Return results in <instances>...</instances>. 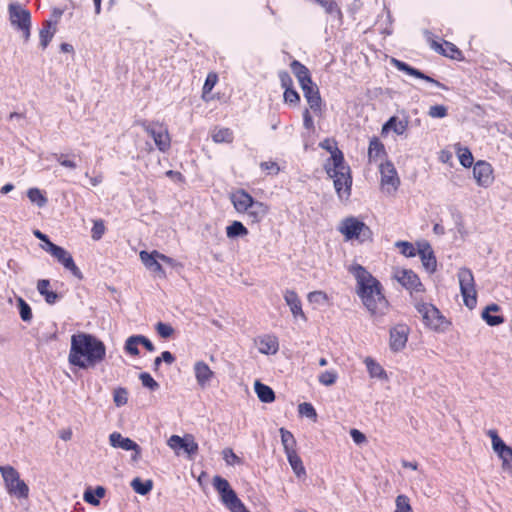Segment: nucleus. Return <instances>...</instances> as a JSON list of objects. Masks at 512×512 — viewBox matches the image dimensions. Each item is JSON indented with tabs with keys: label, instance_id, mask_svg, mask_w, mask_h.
Masks as SVG:
<instances>
[{
	"label": "nucleus",
	"instance_id": "3",
	"mask_svg": "<svg viewBox=\"0 0 512 512\" xmlns=\"http://www.w3.org/2000/svg\"><path fill=\"white\" fill-rule=\"evenodd\" d=\"M320 146L330 152L331 156L324 163V170L333 179L335 191L340 199L347 200L351 195L352 176L350 167L345 163L341 150L326 139Z\"/></svg>",
	"mask_w": 512,
	"mask_h": 512
},
{
	"label": "nucleus",
	"instance_id": "55",
	"mask_svg": "<svg viewBox=\"0 0 512 512\" xmlns=\"http://www.w3.org/2000/svg\"><path fill=\"white\" fill-rule=\"evenodd\" d=\"M52 157L63 167L74 170L77 168V164L74 160L68 159L65 154L53 153Z\"/></svg>",
	"mask_w": 512,
	"mask_h": 512
},
{
	"label": "nucleus",
	"instance_id": "4",
	"mask_svg": "<svg viewBox=\"0 0 512 512\" xmlns=\"http://www.w3.org/2000/svg\"><path fill=\"white\" fill-rule=\"evenodd\" d=\"M338 231L346 241L357 240L360 243L372 240V231L363 221L354 216L341 220Z\"/></svg>",
	"mask_w": 512,
	"mask_h": 512
},
{
	"label": "nucleus",
	"instance_id": "1",
	"mask_svg": "<svg viewBox=\"0 0 512 512\" xmlns=\"http://www.w3.org/2000/svg\"><path fill=\"white\" fill-rule=\"evenodd\" d=\"M349 272L357 282V295L370 315L379 319L389 310V302L382 293L381 283L363 266L354 264L349 267Z\"/></svg>",
	"mask_w": 512,
	"mask_h": 512
},
{
	"label": "nucleus",
	"instance_id": "62",
	"mask_svg": "<svg viewBox=\"0 0 512 512\" xmlns=\"http://www.w3.org/2000/svg\"><path fill=\"white\" fill-rule=\"evenodd\" d=\"M301 88L306 100L308 99V96H314V94L319 93L318 87L313 82H311V84L301 85Z\"/></svg>",
	"mask_w": 512,
	"mask_h": 512
},
{
	"label": "nucleus",
	"instance_id": "39",
	"mask_svg": "<svg viewBox=\"0 0 512 512\" xmlns=\"http://www.w3.org/2000/svg\"><path fill=\"white\" fill-rule=\"evenodd\" d=\"M105 489L102 486L96 487L95 491H91L90 489L86 490L83 495V499L94 506L99 505V498L104 497Z\"/></svg>",
	"mask_w": 512,
	"mask_h": 512
},
{
	"label": "nucleus",
	"instance_id": "8",
	"mask_svg": "<svg viewBox=\"0 0 512 512\" xmlns=\"http://www.w3.org/2000/svg\"><path fill=\"white\" fill-rule=\"evenodd\" d=\"M486 434L491 440L493 452L501 461V470L512 476V447L502 440L496 429H489Z\"/></svg>",
	"mask_w": 512,
	"mask_h": 512
},
{
	"label": "nucleus",
	"instance_id": "41",
	"mask_svg": "<svg viewBox=\"0 0 512 512\" xmlns=\"http://www.w3.org/2000/svg\"><path fill=\"white\" fill-rule=\"evenodd\" d=\"M233 138V132L229 128L217 129L212 134L215 143H231Z\"/></svg>",
	"mask_w": 512,
	"mask_h": 512
},
{
	"label": "nucleus",
	"instance_id": "14",
	"mask_svg": "<svg viewBox=\"0 0 512 512\" xmlns=\"http://www.w3.org/2000/svg\"><path fill=\"white\" fill-rule=\"evenodd\" d=\"M379 170L382 190L389 195L394 194L400 185V178L394 165L387 161L380 165Z\"/></svg>",
	"mask_w": 512,
	"mask_h": 512
},
{
	"label": "nucleus",
	"instance_id": "17",
	"mask_svg": "<svg viewBox=\"0 0 512 512\" xmlns=\"http://www.w3.org/2000/svg\"><path fill=\"white\" fill-rule=\"evenodd\" d=\"M409 328L404 324H398L390 329L389 345L393 352L403 350L407 344Z\"/></svg>",
	"mask_w": 512,
	"mask_h": 512
},
{
	"label": "nucleus",
	"instance_id": "51",
	"mask_svg": "<svg viewBox=\"0 0 512 512\" xmlns=\"http://www.w3.org/2000/svg\"><path fill=\"white\" fill-rule=\"evenodd\" d=\"M223 459L229 466L241 465L242 460L238 457L231 448H225L222 451Z\"/></svg>",
	"mask_w": 512,
	"mask_h": 512
},
{
	"label": "nucleus",
	"instance_id": "11",
	"mask_svg": "<svg viewBox=\"0 0 512 512\" xmlns=\"http://www.w3.org/2000/svg\"><path fill=\"white\" fill-rule=\"evenodd\" d=\"M457 276L464 304L473 309L477 304V292L472 271L463 267L459 269Z\"/></svg>",
	"mask_w": 512,
	"mask_h": 512
},
{
	"label": "nucleus",
	"instance_id": "60",
	"mask_svg": "<svg viewBox=\"0 0 512 512\" xmlns=\"http://www.w3.org/2000/svg\"><path fill=\"white\" fill-rule=\"evenodd\" d=\"M284 101L288 104L296 105L300 101V96L297 91L291 87L284 91Z\"/></svg>",
	"mask_w": 512,
	"mask_h": 512
},
{
	"label": "nucleus",
	"instance_id": "63",
	"mask_svg": "<svg viewBox=\"0 0 512 512\" xmlns=\"http://www.w3.org/2000/svg\"><path fill=\"white\" fill-rule=\"evenodd\" d=\"M350 436L356 444H363L367 441L366 436L358 429H351Z\"/></svg>",
	"mask_w": 512,
	"mask_h": 512
},
{
	"label": "nucleus",
	"instance_id": "31",
	"mask_svg": "<svg viewBox=\"0 0 512 512\" xmlns=\"http://www.w3.org/2000/svg\"><path fill=\"white\" fill-rule=\"evenodd\" d=\"M386 155L383 143L376 137L370 140L368 148L369 161H378Z\"/></svg>",
	"mask_w": 512,
	"mask_h": 512
},
{
	"label": "nucleus",
	"instance_id": "16",
	"mask_svg": "<svg viewBox=\"0 0 512 512\" xmlns=\"http://www.w3.org/2000/svg\"><path fill=\"white\" fill-rule=\"evenodd\" d=\"M473 177L478 186L487 188L493 181V168L486 161H477L473 167Z\"/></svg>",
	"mask_w": 512,
	"mask_h": 512
},
{
	"label": "nucleus",
	"instance_id": "43",
	"mask_svg": "<svg viewBox=\"0 0 512 512\" xmlns=\"http://www.w3.org/2000/svg\"><path fill=\"white\" fill-rule=\"evenodd\" d=\"M54 32H55V28H52L51 22L47 21L45 27H43L40 30V34H39L40 44L43 48H46L48 46L49 42L51 41V39L54 35Z\"/></svg>",
	"mask_w": 512,
	"mask_h": 512
},
{
	"label": "nucleus",
	"instance_id": "46",
	"mask_svg": "<svg viewBox=\"0 0 512 512\" xmlns=\"http://www.w3.org/2000/svg\"><path fill=\"white\" fill-rule=\"evenodd\" d=\"M457 153L462 166L469 168L473 164V155L468 148L458 147Z\"/></svg>",
	"mask_w": 512,
	"mask_h": 512
},
{
	"label": "nucleus",
	"instance_id": "32",
	"mask_svg": "<svg viewBox=\"0 0 512 512\" xmlns=\"http://www.w3.org/2000/svg\"><path fill=\"white\" fill-rule=\"evenodd\" d=\"M255 393L259 400L263 403H271L275 400L274 391L268 386L260 381H256L254 384Z\"/></svg>",
	"mask_w": 512,
	"mask_h": 512
},
{
	"label": "nucleus",
	"instance_id": "15",
	"mask_svg": "<svg viewBox=\"0 0 512 512\" xmlns=\"http://www.w3.org/2000/svg\"><path fill=\"white\" fill-rule=\"evenodd\" d=\"M109 443L113 448H121L125 451H133V461H138L141 457L140 446L130 438L122 436L119 432H113L109 435Z\"/></svg>",
	"mask_w": 512,
	"mask_h": 512
},
{
	"label": "nucleus",
	"instance_id": "57",
	"mask_svg": "<svg viewBox=\"0 0 512 512\" xmlns=\"http://www.w3.org/2000/svg\"><path fill=\"white\" fill-rule=\"evenodd\" d=\"M307 102L314 113H321L322 99L320 93L314 94V96H308Z\"/></svg>",
	"mask_w": 512,
	"mask_h": 512
},
{
	"label": "nucleus",
	"instance_id": "48",
	"mask_svg": "<svg viewBox=\"0 0 512 512\" xmlns=\"http://www.w3.org/2000/svg\"><path fill=\"white\" fill-rule=\"evenodd\" d=\"M113 401L117 407L124 406L128 402V391L123 387L116 388L113 393Z\"/></svg>",
	"mask_w": 512,
	"mask_h": 512
},
{
	"label": "nucleus",
	"instance_id": "64",
	"mask_svg": "<svg viewBox=\"0 0 512 512\" xmlns=\"http://www.w3.org/2000/svg\"><path fill=\"white\" fill-rule=\"evenodd\" d=\"M279 77H280L281 85L285 90L288 88H291L292 79L287 72H280Z\"/></svg>",
	"mask_w": 512,
	"mask_h": 512
},
{
	"label": "nucleus",
	"instance_id": "50",
	"mask_svg": "<svg viewBox=\"0 0 512 512\" xmlns=\"http://www.w3.org/2000/svg\"><path fill=\"white\" fill-rule=\"evenodd\" d=\"M338 375L336 371H324L318 376V381L324 386H331L337 381Z\"/></svg>",
	"mask_w": 512,
	"mask_h": 512
},
{
	"label": "nucleus",
	"instance_id": "13",
	"mask_svg": "<svg viewBox=\"0 0 512 512\" xmlns=\"http://www.w3.org/2000/svg\"><path fill=\"white\" fill-rule=\"evenodd\" d=\"M167 445L174 453L179 456L183 451L188 456H193L198 452V443L192 434H185L183 437L179 435H172L167 440Z\"/></svg>",
	"mask_w": 512,
	"mask_h": 512
},
{
	"label": "nucleus",
	"instance_id": "49",
	"mask_svg": "<svg viewBox=\"0 0 512 512\" xmlns=\"http://www.w3.org/2000/svg\"><path fill=\"white\" fill-rule=\"evenodd\" d=\"M17 302H18L19 313H20L21 319L25 322L31 321L32 310H31L30 306L22 298H18Z\"/></svg>",
	"mask_w": 512,
	"mask_h": 512
},
{
	"label": "nucleus",
	"instance_id": "58",
	"mask_svg": "<svg viewBox=\"0 0 512 512\" xmlns=\"http://www.w3.org/2000/svg\"><path fill=\"white\" fill-rule=\"evenodd\" d=\"M157 333L163 338H169L173 335L174 329L170 324L158 322L156 325Z\"/></svg>",
	"mask_w": 512,
	"mask_h": 512
},
{
	"label": "nucleus",
	"instance_id": "7",
	"mask_svg": "<svg viewBox=\"0 0 512 512\" xmlns=\"http://www.w3.org/2000/svg\"><path fill=\"white\" fill-rule=\"evenodd\" d=\"M7 492L17 499H27L29 496L28 485L20 478L19 472L12 466H0Z\"/></svg>",
	"mask_w": 512,
	"mask_h": 512
},
{
	"label": "nucleus",
	"instance_id": "29",
	"mask_svg": "<svg viewBox=\"0 0 512 512\" xmlns=\"http://www.w3.org/2000/svg\"><path fill=\"white\" fill-rule=\"evenodd\" d=\"M408 127V122L406 120H399L397 117H391L383 126L381 133L384 135L389 130H393L397 135H402L405 133Z\"/></svg>",
	"mask_w": 512,
	"mask_h": 512
},
{
	"label": "nucleus",
	"instance_id": "21",
	"mask_svg": "<svg viewBox=\"0 0 512 512\" xmlns=\"http://www.w3.org/2000/svg\"><path fill=\"white\" fill-rule=\"evenodd\" d=\"M392 63L394 64V66L400 70V71H403L405 73H407L408 75L410 76H413V77H416V78H419V79H422V80H425L429 83H432L434 84L435 86L441 88V89H444V90H447V87L440 83L439 81L431 78L430 76H427L425 75L424 73H422L420 70L416 69V68H413L411 66H409L408 64H406L405 62H402L400 60H397V59H392Z\"/></svg>",
	"mask_w": 512,
	"mask_h": 512
},
{
	"label": "nucleus",
	"instance_id": "59",
	"mask_svg": "<svg viewBox=\"0 0 512 512\" xmlns=\"http://www.w3.org/2000/svg\"><path fill=\"white\" fill-rule=\"evenodd\" d=\"M428 115L432 118H444L447 116V108L444 105H434L429 108Z\"/></svg>",
	"mask_w": 512,
	"mask_h": 512
},
{
	"label": "nucleus",
	"instance_id": "38",
	"mask_svg": "<svg viewBox=\"0 0 512 512\" xmlns=\"http://www.w3.org/2000/svg\"><path fill=\"white\" fill-rule=\"evenodd\" d=\"M131 487L136 493L146 495L152 490L153 481L150 479L142 481L140 478H134L131 482Z\"/></svg>",
	"mask_w": 512,
	"mask_h": 512
},
{
	"label": "nucleus",
	"instance_id": "6",
	"mask_svg": "<svg viewBox=\"0 0 512 512\" xmlns=\"http://www.w3.org/2000/svg\"><path fill=\"white\" fill-rule=\"evenodd\" d=\"M415 308L421 315L424 325L435 332H445L451 325V322L430 303H417Z\"/></svg>",
	"mask_w": 512,
	"mask_h": 512
},
{
	"label": "nucleus",
	"instance_id": "52",
	"mask_svg": "<svg viewBox=\"0 0 512 512\" xmlns=\"http://www.w3.org/2000/svg\"><path fill=\"white\" fill-rule=\"evenodd\" d=\"M105 225L103 220L98 219L93 222V227L91 229V237L93 240L98 241L100 240L104 233H105Z\"/></svg>",
	"mask_w": 512,
	"mask_h": 512
},
{
	"label": "nucleus",
	"instance_id": "20",
	"mask_svg": "<svg viewBox=\"0 0 512 512\" xmlns=\"http://www.w3.org/2000/svg\"><path fill=\"white\" fill-rule=\"evenodd\" d=\"M417 254L420 256L424 269L429 273H434L437 268V261L431 245L424 241L417 244Z\"/></svg>",
	"mask_w": 512,
	"mask_h": 512
},
{
	"label": "nucleus",
	"instance_id": "28",
	"mask_svg": "<svg viewBox=\"0 0 512 512\" xmlns=\"http://www.w3.org/2000/svg\"><path fill=\"white\" fill-rule=\"evenodd\" d=\"M364 364L371 378H377L384 381L388 380V375L384 368L372 357H366L364 359Z\"/></svg>",
	"mask_w": 512,
	"mask_h": 512
},
{
	"label": "nucleus",
	"instance_id": "54",
	"mask_svg": "<svg viewBox=\"0 0 512 512\" xmlns=\"http://www.w3.org/2000/svg\"><path fill=\"white\" fill-rule=\"evenodd\" d=\"M140 341L137 340V335L130 336L125 342V351L133 356L139 355L138 345Z\"/></svg>",
	"mask_w": 512,
	"mask_h": 512
},
{
	"label": "nucleus",
	"instance_id": "18",
	"mask_svg": "<svg viewBox=\"0 0 512 512\" xmlns=\"http://www.w3.org/2000/svg\"><path fill=\"white\" fill-rule=\"evenodd\" d=\"M283 298L289 307L291 314L295 320L306 321L307 317L302 309V303L298 294L292 289H286L283 292Z\"/></svg>",
	"mask_w": 512,
	"mask_h": 512
},
{
	"label": "nucleus",
	"instance_id": "44",
	"mask_svg": "<svg viewBox=\"0 0 512 512\" xmlns=\"http://www.w3.org/2000/svg\"><path fill=\"white\" fill-rule=\"evenodd\" d=\"M217 82H218V75L214 72H210L207 75L205 83L203 85L202 99L204 101H209L207 94H209L212 91V89L215 87Z\"/></svg>",
	"mask_w": 512,
	"mask_h": 512
},
{
	"label": "nucleus",
	"instance_id": "61",
	"mask_svg": "<svg viewBox=\"0 0 512 512\" xmlns=\"http://www.w3.org/2000/svg\"><path fill=\"white\" fill-rule=\"evenodd\" d=\"M327 13H333L338 11L337 4L334 0H315Z\"/></svg>",
	"mask_w": 512,
	"mask_h": 512
},
{
	"label": "nucleus",
	"instance_id": "2",
	"mask_svg": "<svg viewBox=\"0 0 512 512\" xmlns=\"http://www.w3.org/2000/svg\"><path fill=\"white\" fill-rule=\"evenodd\" d=\"M106 356L105 344L92 334L78 332L71 336L68 362L80 369H90L100 364Z\"/></svg>",
	"mask_w": 512,
	"mask_h": 512
},
{
	"label": "nucleus",
	"instance_id": "33",
	"mask_svg": "<svg viewBox=\"0 0 512 512\" xmlns=\"http://www.w3.org/2000/svg\"><path fill=\"white\" fill-rule=\"evenodd\" d=\"M281 435V442L285 451V454H291L292 452L297 451L296 450V439L294 435L285 428H280L279 430Z\"/></svg>",
	"mask_w": 512,
	"mask_h": 512
},
{
	"label": "nucleus",
	"instance_id": "53",
	"mask_svg": "<svg viewBox=\"0 0 512 512\" xmlns=\"http://www.w3.org/2000/svg\"><path fill=\"white\" fill-rule=\"evenodd\" d=\"M396 246L405 257H414L418 253L414 245L407 241H398Z\"/></svg>",
	"mask_w": 512,
	"mask_h": 512
},
{
	"label": "nucleus",
	"instance_id": "27",
	"mask_svg": "<svg viewBox=\"0 0 512 512\" xmlns=\"http://www.w3.org/2000/svg\"><path fill=\"white\" fill-rule=\"evenodd\" d=\"M431 48L451 59H459L461 56V51L456 47V45L447 41H443L442 43L432 41Z\"/></svg>",
	"mask_w": 512,
	"mask_h": 512
},
{
	"label": "nucleus",
	"instance_id": "42",
	"mask_svg": "<svg viewBox=\"0 0 512 512\" xmlns=\"http://www.w3.org/2000/svg\"><path fill=\"white\" fill-rule=\"evenodd\" d=\"M307 300L310 304L323 306L329 303V296L324 291H312L308 293Z\"/></svg>",
	"mask_w": 512,
	"mask_h": 512
},
{
	"label": "nucleus",
	"instance_id": "40",
	"mask_svg": "<svg viewBox=\"0 0 512 512\" xmlns=\"http://www.w3.org/2000/svg\"><path fill=\"white\" fill-rule=\"evenodd\" d=\"M27 197L29 200L36 204L39 208L46 206L48 199L38 188H30L27 191Z\"/></svg>",
	"mask_w": 512,
	"mask_h": 512
},
{
	"label": "nucleus",
	"instance_id": "25",
	"mask_svg": "<svg viewBox=\"0 0 512 512\" xmlns=\"http://www.w3.org/2000/svg\"><path fill=\"white\" fill-rule=\"evenodd\" d=\"M269 212V206L263 202L256 201L248 208L244 214L251 223L261 222Z\"/></svg>",
	"mask_w": 512,
	"mask_h": 512
},
{
	"label": "nucleus",
	"instance_id": "30",
	"mask_svg": "<svg viewBox=\"0 0 512 512\" xmlns=\"http://www.w3.org/2000/svg\"><path fill=\"white\" fill-rule=\"evenodd\" d=\"M290 66L293 74L298 79L300 86L304 84H311L312 79L310 77V72L306 66H304L297 60H294Z\"/></svg>",
	"mask_w": 512,
	"mask_h": 512
},
{
	"label": "nucleus",
	"instance_id": "36",
	"mask_svg": "<svg viewBox=\"0 0 512 512\" xmlns=\"http://www.w3.org/2000/svg\"><path fill=\"white\" fill-rule=\"evenodd\" d=\"M499 306L496 304L488 305L482 312V318L486 321L489 326H497L504 322V318L502 316H492L490 312H498Z\"/></svg>",
	"mask_w": 512,
	"mask_h": 512
},
{
	"label": "nucleus",
	"instance_id": "19",
	"mask_svg": "<svg viewBox=\"0 0 512 512\" xmlns=\"http://www.w3.org/2000/svg\"><path fill=\"white\" fill-rule=\"evenodd\" d=\"M52 256L61 263L65 269L69 270L76 278L82 279L83 274L75 264L72 255L62 247H54Z\"/></svg>",
	"mask_w": 512,
	"mask_h": 512
},
{
	"label": "nucleus",
	"instance_id": "35",
	"mask_svg": "<svg viewBox=\"0 0 512 512\" xmlns=\"http://www.w3.org/2000/svg\"><path fill=\"white\" fill-rule=\"evenodd\" d=\"M50 282L46 279H41L37 283V290L38 292L45 297V301L48 304H54L56 300L58 299V295L54 291L49 290Z\"/></svg>",
	"mask_w": 512,
	"mask_h": 512
},
{
	"label": "nucleus",
	"instance_id": "47",
	"mask_svg": "<svg viewBox=\"0 0 512 512\" xmlns=\"http://www.w3.org/2000/svg\"><path fill=\"white\" fill-rule=\"evenodd\" d=\"M298 413L303 417L312 419L313 421L317 420V412L311 403L303 402L299 404Z\"/></svg>",
	"mask_w": 512,
	"mask_h": 512
},
{
	"label": "nucleus",
	"instance_id": "5",
	"mask_svg": "<svg viewBox=\"0 0 512 512\" xmlns=\"http://www.w3.org/2000/svg\"><path fill=\"white\" fill-rule=\"evenodd\" d=\"M212 484L219 493L222 503L230 512H250L225 478L216 475L213 477Z\"/></svg>",
	"mask_w": 512,
	"mask_h": 512
},
{
	"label": "nucleus",
	"instance_id": "12",
	"mask_svg": "<svg viewBox=\"0 0 512 512\" xmlns=\"http://www.w3.org/2000/svg\"><path fill=\"white\" fill-rule=\"evenodd\" d=\"M141 126L144 131L153 138L159 151L166 152L170 149L171 138L165 125L158 122L147 123L143 121L141 122Z\"/></svg>",
	"mask_w": 512,
	"mask_h": 512
},
{
	"label": "nucleus",
	"instance_id": "45",
	"mask_svg": "<svg viewBox=\"0 0 512 512\" xmlns=\"http://www.w3.org/2000/svg\"><path fill=\"white\" fill-rule=\"evenodd\" d=\"M394 512H413L410 499L407 495L400 494L396 497Z\"/></svg>",
	"mask_w": 512,
	"mask_h": 512
},
{
	"label": "nucleus",
	"instance_id": "10",
	"mask_svg": "<svg viewBox=\"0 0 512 512\" xmlns=\"http://www.w3.org/2000/svg\"><path fill=\"white\" fill-rule=\"evenodd\" d=\"M9 20L11 25L20 31L27 40L30 37L31 14L20 3L12 2L8 5Z\"/></svg>",
	"mask_w": 512,
	"mask_h": 512
},
{
	"label": "nucleus",
	"instance_id": "26",
	"mask_svg": "<svg viewBox=\"0 0 512 512\" xmlns=\"http://www.w3.org/2000/svg\"><path fill=\"white\" fill-rule=\"evenodd\" d=\"M139 257L147 269L153 271L154 273L161 277H165V271L162 265L160 264L158 258L154 256V251L147 252L143 250L139 253Z\"/></svg>",
	"mask_w": 512,
	"mask_h": 512
},
{
	"label": "nucleus",
	"instance_id": "37",
	"mask_svg": "<svg viewBox=\"0 0 512 512\" xmlns=\"http://www.w3.org/2000/svg\"><path fill=\"white\" fill-rule=\"evenodd\" d=\"M286 456H287V460H288L293 472L295 473V475L297 477L305 476L306 470H305V467L303 465L301 458L297 454V451L292 452L291 454H286Z\"/></svg>",
	"mask_w": 512,
	"mask_h": 512
},
{
	"label": "nucleus",
	"instance_id": "56",
	"mask_svg": "<svg viewBox=\"0 0 512 512\" xmlns=\"http://www.w3.org/2000/svg\"><path fill=\"white\" fill-rule=\"evenodd\" d=\"M139 379L142 382V385L152 391L157 390L159 388V384L152 378V376L147 373L143 372L139 375Z\"/></svg>",
	"mask_w": 512,
	"mask_h": 512
},
{
	"label": "nucleus",
	"instance_id": "23",
	"mask_svg": "<svg viewBox=\"0 0 512 512\" xmlns=\"http://www.w3.org/2000/svg\"><path fill=\"white\" fill-rule=\"evenodd\" d=\"M258 351L264 355H275L279 351V341L274 335H263L255 339Z\"/></svg>",
	"mask_w": 512,
	"mask_h": 512
},
{
	"label": "nucleus",
	"instance_id": "22",
	"mask_svg": "<svg viewBox=\"0 0 512 512\" xmlns=\"http://www.w3.org/2000/svg\"><path fill=\"white\" fill-rule=\"evenodd\" d=\"M230 200L234 209L240 214H244V212L255 202L254 198L244 189H239L231 193Z\"/></svg>",
	"mask_w": 512,
	"mask_h": 512
},
{
	"label": "nucleus",
	"instance_id": "24",
	"mask_svg": "<svg viewBox=\"0 0 512 512\" xmlns=\"http://www.w3.org/2000/svg\"><path fill=\"white\" fill-rule=\"evenodd\" d=\"M194 374L197 384L202 388L206 387L211 381V379L214 377V372L204 361L195 362Z\"/></svg>",
	"mask_w": 512,
	"mask_h": 512
},
{
	"label": "nucleus",
	"instance_id": "34",
	"mask_svg": "<svg viewBox=\"0 0 512 512\" xmlns=\"http://www.w3.org/2000/svg\"><path fill=\"white\" fill-rule=\"evenodd\" d=\"M248 233V229L240 221L235 220L226 227V236L232 240L238 237H245Z\"/></svg>",
	"mask_w": 512,
	"mask_h": 512
},
{
	"label": "nucleus",
	"instance_id": "9",
	"mask_svg": "<svg viewBox=\"0 0 512 512\" xmlns=\"http://www.w3.org/2000/svg\"><path fill=\"white\" fill-rule=\"evenodd\" d=\"M391 278L411 295L423 293L425 287L418 275L411 269L393 267Z\"/></svg>",
	"mask_w": 512,
	"mask_h": 512
}]
</instances>
